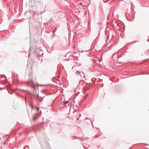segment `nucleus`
Wrapping results in <instances>:
<instances>
[{"instance_id":"nucleus-1","label":"nucleus","mask_w":149,"mask_h":149,"mask_svg":"<svg viewBox=\"0 0 149 149\" xmlns=\"http://www.w3.org/2000/svg\"><path fill=\"white\" fill-rule=\"evenodd\" d=\"M27 84L28 86H31L32 85L34 84V82L33 79H31L29 81L27 82Z\"/></svg>"},{"instance_id":"nucleus-2","label":"nucleus","mask_w":149,"mask_h":149,"mask_svg":"<svg viewBox=\"0 0 149 149\" xmlns=\"http://www.w3.org/2000/svg\"><path fill=\"white\" fill-rule=\"evenodd\" d=\"M80 76L82 77H84V74L82 72L81 73Z\"/></svg>"},{"instance_id":"nucleus-3","label":"nucleus","mask_w":149,"mask_h":149,"mask_svg":"<svg viewBox=\"0 0 149 149\" xmlns=\"http://www.w3.org/2000/svg\"><path fill=\"white\" fill-rule=\"evenodd\" d=\"M31 87H32L33 88V89L34 90H36V86L35 85H32V86H31Z\"/></svg>"},{"instance_id":"nucleus-4","label":"nucleus","mask_w":149,"mask_h":149,"mask_svg":"<svg viewBox=\"0 0 149 149\" xmlns=\"http://www.w3.org/2000/svg\"><path fill=\"white\" fill-rule=\"evenodd\" d=\"M76 73L77 75L80 74L81 72L80 71L77 70L76 72Z\"/></svg>"},{"instance_id":"nucleus-5","label":"nucleus","mask_w":149,"mask_h":149,"mask_svg":"<svg viewBox=\"0 0 149 149\" xmlns=\"http://www.w3.org/2000/svg\"><path fill=\"white\" fill-rule=\"evenodd\" d=\"M36 119V115L33 116L32 117V120L33 121L35 120Z\"/></svg>"},{"instance_id":"nucleus-6","label":"nucleus","mask_w":149,"mask_h":149,"mask_svg":"<svg viewBox=\"0 0 149 149\" xmlns=\"http://www.w3.org/2000/svg\"><path fill=\"white\" fill-rule=\"evenodd\" d=\"M29 146H25L24 147V149H29Z\"/></svg>"},{"instance_id":"nucleus-7","label":"nucleus","mask_w":149,"mask_h":149,"mask_svg":"<svg viewBox=\"0 0 149 149\" xmlns=\"http://www.w3.org/2000/svg\"><path fill=\"white\" fill-rule=\"evenodd\" d=\"M68 102H69L68 101H66V102H64L63 104L65 105V104H67V103H68Z\"/></svg>"},{"instance_id":"nucleus-8","label":"nucleus","mask_w":149,"mask_h":149,"mask_svg":"<svg viewBox=\"0 0 149 149\" xmlns=\"http://www.w3.org/2000/svg\"><path fill=\"white\" fill-rule=\"evenodd\" d=\"M31 106L32 109L33 108H34V106L33 104H31Z\"/></svg>"},{"instance_id":"nucleus-9","label":"nucleus","mask_w":149,"mask_h":149,"mask_svg":"<svg viewBox=\"0 0 149 149\" xmlns=\"http://www.w3.org/2000/svg\"><path fill=\"white\" fill-rule=\"evenodd\" d=\"M116 56V54H114L113 56V58Z\"/></svg>"},{"instance_id":"nucleus-10","label":"nucleus","mask_w":149,"mask_h":149,"mask_svg":"<svg viewBox=\"0 0 149 149\" xmlns=\"http://www.w3.org/2000/svg\"><path fill=\"white\" fill-rule=\"evenodd\" d=\"M36 110H37V111H38V109H39V108H38L36 107Z\"/></svg>"},{"instance_id":"nucleus-11","label":"nucleus","mask_w":149,"mask_h":149,"mask_svg":"<svg viewBox=\"0 0 149 149\" xmlns=\"http://www.w3.org/2000/svg\"><path fill=\"white\" fill-rule=\"evenodd\" d=\"M99 136H98V135H96V136H95V138H97V137H98Z\"/></svg>"},{"instance_id":"nucleus-12","label":"nucleus","mask_w":149,"mask_h":149,"mask_svg":"<svg viewBox=\"0 0 149 149\" xmlns=\"http://www.w3.org/2000/svg\"><path fill=\"white\" fill-rule=\"evenodd\" d=\"M81 114H79V116H81Z\"/></svg>"},{"instance_id":"nucleus-13","label":"nucleus","mask_w":149,"mask_h":149,"mask_svg":"<svg viewBox=\"0 0 149 149\" xmlns=\"http://www.w3.org/2000/svg\"><path fill=\"white\" fill-rule=\"evenodd\" d=\"M73 67H72V69H73Z\"/></svg>"},{"instance_id":"nucleus-14","label":"nucleus","mask_w":149,"mask_h":149,"mask_svg":"<svg viewBox=\"0 0 149 149\" xmlns=\"http://www.w3.org/2000/svg\"><path fill=\"white\" fill-rule=\"evenodd\" d=\"M119 57H118V56H117V58H118Z\"/></svg>"},{"instance_id":"nucleus-15","label":"nucleus","mask_w":149,"mask_h":149,"mask_svg":"<svg viewBox=\"0 0 149 149\" xmlns=\"http://www.w3.org/2000/svg\"><path fill=\"white\" fill-rule=\"evenodd\" d=\"M40 51H42V50H40Z\"/></svg>"}]
</instances>
